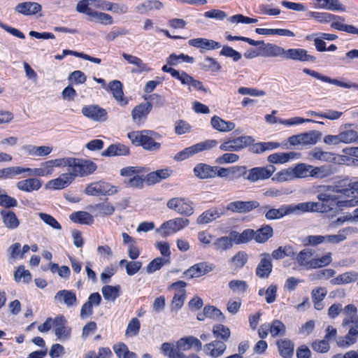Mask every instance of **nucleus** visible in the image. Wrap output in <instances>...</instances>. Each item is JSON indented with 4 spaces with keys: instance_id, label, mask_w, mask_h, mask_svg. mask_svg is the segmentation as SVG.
<instances>
[{
    "instance_id": "f8f14e48",
    "label": "nucleus",
    "mask_w": 358,
    "mask_h": 358,
    "mask_svg": "<svg viewBox=\"0 0 358 358\" xmlns=\"http://www.w3.org/2000/svg\"><path fill=\"white\" fill-rule=\"evenodd\" d=\"M275 171V168L273 165L265 167H255L248 171V174L245 178L252 182L259 180H266L269 178Z\"/></svg>"
},
{
    "instance_id": "603ef678",
    "label": "nucleus",
    "mask_w": 358,
    "mask_h": 358,
    "mask_svg": "<svg viewBox=\"0 0 358 358\" xmlns=\"http://www.w3.org/2000/svg\"><path fill=\"white\" fill-rule=\"evenodd\" d=\"M121 287L120 285H104L101 288V292L106 300L115 301L120 294Z\"/></svg>"
},
{
    "instance_id": "0eeeda50",
    "label": "nucleus",
    "mask_w": 358,
    "mask_h": 358,
    "mask_svg": "<svg viewBox=\"0 0 358 358\" xmlns=\"http://www.w3.org/2000/svg\"><path fill=\"white\" fill-rule=\"evenodd\" d=\"M323 185H322V187ZM319 194H317V197L319 201L321 202H313L314 203H317L322 206L320 208L322 210H312L310 213L312 212H320V213H324L327 212L328 210L332 209L334 206H337L338 208H345V206H340L339 202L344 201V199H339L338 196L334 194H330L326 192H322V191H327L322 188H321V186L319 187Z\"/></svg>"
},
{
    "instance_id": "5701e85b",
    "label": "nucleus",
    "mask_w": 358,
    "mask_h": 358,
    "mask_svg": "<svg viewBox=\"0 0 358 358\" xmlns=\"http://www.w3.org/2000/svg\"><path fill=\"white\" fill-rule=\"evenodd\" d=\"M262 259L256 268V275L261 278H266L272 271V263L267 253L261 255Z\"/></svg>"
},
{
    "instance_id": "cd10ccee",
    "label": "nucleus",
    "mask_w": 358,
    "mask_h": 358,
    "mask_svg": "<svg viewBox=\"0 0 358 358\" xmlns=\"http://www.w3.org/2000/svg\"><path fill=\"white\" fill-rule=\"evenodd\" d=\"M17 188L22 192L38 191L42 187V182L37 178H30L20 180L16 184Z\"/></svg>"
},
{
    "instance_id": "412c9836",
    "label": "nucleus",
    "mask_w": 358,
    "mask_h": 358,
    "mask_svg": "<svg viewBox=\"0 0 358 358\" xmlns=\"http://www.w3.org/2000/svg\"><path fill=\"white\" fill-rule=\"evenodd\" d=\"M54 328L58 338L66 340L70 336L71 329L66 326V320L64 316L60 315L54 319Z\"/></svg>"
},
{
    "instance_id": "49530a36",
    "label": "nucleus",
    "mask_w": 358,
    "mask_h": 358,
    "mask_svg": "<svg viewBox=\"0 0 358 358\" xmlns=\"http://www.w3.org/2000/svg\"><path fill=\"white\" fill-rule=\"evenodd\" d=\"M231 234L234 243L238 245L246 243L254 238L255 231L253 229H247L242 233H238L235 231H231Z\"/></svg>"
},
{
    "instance_id": "423d86ee",
    "label": "nucleus",
    "mask_w": 358,
    "mask_h": 358,
    "mask_svg": "<svg viewBox=\"0 0 358 358\" xmlns=\"http://www.w3.org/2000/svg\"><path fill=\"white\" fill-rule=\"evenodd\" d=\"M189 224V221L188 219L176 217L164 222L159 228L157 229L156 232L162 237L165 238L183 229Z\"/></svg>"
},
{
    "instance_id": "e2e57ef3",
    "label": "nucleus",
    "mask_w": 358,
    "mask_h": 358,
    "mask_svg": "<svg viewBox=\"0 0 358 358\" xmlns=\"http://www.w3.org/2000/svg\"><path fill=\"white\" fill-rule=\"evenodd\" d=\"M294 179L295 178L292 167L281 170L271 178L273 181L278 182H282Z\"/></svg>"
},
{
    "instance_id": "393cba45",
    "label": "nucleus",
    "mask_w": 358,
    "mask_h": 358,
    "mask_svg": "<svg viewBox=\"0 0 358 358\" xmlns=\"http://www.w3.org/2000/svg\"><path fill=\"white\" fill-rule=\"evenodd\" d=\"M101 296L98 292L92 293L87 301L83 305L80 310V317L85 318L92 315L93 306H97L101 303Z\"/></svg>"
},
{
    "instance_id": "09e8293b",
    "label": "nucleus",
    "mask_w": 358,
    "mask_h": 358,
    "mask_svg": "<svg viewBox=\"0 0 358 358\" xmlns=\"http://www.w3.org/2000/svg\"><path fill=\"white\" fill-rule=\"evenodd\" d=\"M122 56L129 64L135 65L138 67V69L133 71V72L141 73L143 71H149V68L148 67L147 64H145L143 60L138 57L125 52H123Z\"/></svg>"
},
{
    "instance_id": "052dcab7",
    "label": "nucleus",
    "mask_w": 358,
    "mask_h": 358,
    "mask_svg": "<svg viewBox=\"0 0 358 358\" xmlns=\"http://www.w3.org/2000/svg\"><path fill=\"white\" fill-rule=\"evenodd\" d=\"M264 50V55L266 57H282L285 58L286 50L277 45L268 43L265 45Z\"/></svg>"
},
{
    "instance_id": "c756f323",
    "label": "nucleus",
    "mask_w": 358,
    "mask_h": 358,
    "mask_svg": "<svg viewBox=\"0 0 358 358\" xmlns=\"http://www.w3.org/2000/svg\"><path fill=\"white\" fill-rule=\"evenodd\" d=\"M314 252L310 248H306L300 251L294 259L299 266L306 269H311Z\"/></svg>"
},
{
    "instance_id": "f704fd0d",
    "label": "nucleus",
    "mask_w": 358,
    "mask_h": 358,
    "mask_svg": "<svg viewBox=\"0 0 358 358\" xmlns=\"http://www.w3.org/2000/svg\"><path fill=\"white\" fill-rule=\"evenodd\" d=\"M41 6L36 2H24L17 4L15 10L24 15H33L41 10Z\"/></svg>"
},
{
    "instance_id": "c85d7f7f",
    "label": "nucleus",
    "mask_w": 358,
    "mask_h": 358,
    "mask_svg": "<svg viewBox=\"0 0 358 358\" xmlns=\"http://www.w3.org/2000/svg\"><path fill=\"white\" fill-rule=\"evenodd\" d=\"M113 94L115 99L121 105L125 106L128 100L124 96L122 85L119 80H113L108 85V90Z\"/></svg>"
},
{
    "instance_id": "c03bdc74",
    "label": "nucleus",
    "mask_w": 358,
    "mask_h": 358,
    "mask_svg": "<svg viewBox=\"0 0 358 358\" xmlns=\"http://www.w3.org/2000/svg\"><path fill=\"white\" fill-rule=\"evenodd\" d=\"M91 210L97 212L96 215L110 216L112 215L115 210V206L110 202L105 201L90 207Z\"/></svg>"
},
{
    "instance_id": "f257e3e1",
    "label": "nucleus",
    "mask_w": 358,
    "mask_h": 358,
    "mask_svg": "<svg viewBox=\"0 0 358 358\" xmlns=\"http://www.w3.org/2000/svg\"><path fill=\"white\" fill-rule=\"evenodd\" d=\"M320 204L312 201L303 202L297 204L283 205L278 208H270L266 206L263 208L265 217L268 220H277L284 216L294 214L300 215L312 210H322Z\"/></svg>"
},
{
    "instance_id": "a211bd4d",
    "label": "nucleus",
    "mask_w": 358,
    "mask_h": 358,
    "mask_svg": "<svg viewBox=\"0 0 358 358\" xmlns=\"http://www.w3.org/2000/svg\"><path fill=\"white\" fill-rule=\"evenodd\" d=\"M214 268L213 264L207 262H200L191 266L184 272V275L187 278L192 279L199 278L211 272Z\"/></svg>"
},
{
    "instance_id": "5fc2aeb1",
    "label": "nucleus",
    "mask_w": 358,
    "mask_h": 358,
    "mask_svg": "<svg viewBox=\"0 0 358 358\" xmlns=\"http://www.w3.org/2000/svg\"><path fill=\"white\" fill-rule=\"evenodd\" d=\"M129 154V148L122 144H114L110 145L103 153V156L113 157L117 155H126Z\"/></svg>"
},
{
    "instance_id": "7ed1b4c3",
    "label": "nucleus",
    "mask_w": 358,
    "mask_h": 358,
    "mask_svg": "<svg viewBox=\"0 0 358 358\" xmlns=\"http://www.w3.org/2000/svg\"><path fill=\"white\" fill-rule=\"evenodd\" d=\"M155 132L150 130L135 131L128 134V138L136 145H141L144 149L150 151L157 150L160 143L155 142L152 138Z\"/></svg>"
},
{
    "instance_id": "b1692460",
    "label": "nucleus",
    "mask_w": 358,
    "mask_h": 358,
    "mask_svg": "<svg viewBox=\"0 0 358 358\" xmlns=\"http://www.w3.org/2000/svg\"><path fill=\"white\" fill-rule=\"evenodd\" d=\"M177 348L180 351H187L194 348L197 352L202 348L201 342L196 337L192 336H185L180 338L177 342Z\"/></svg>"
},
{
    "instance_id": "e433bc0d",
    "label": "nucleus",
    "mask_w": 358,
    "mask_h": 358,
    "mask_svg": "<svg viewBox=\"0 0 358 358\" xmlns=\"http://www.w3.org/2000/svg\"><path fill=\"white\" fill-rule=\"evenodd\" d=\"M23 149L27 155L32 157H45L50 155L53 150L52 147L49 145L36 146L33 145H24Z\"/></svg>"
},
{
    "instance_id": "bf43d9fd",
    "label": "nucleus",
    "mask_w": 358,
    "mask_h": 358,
    "mask_svg": "<svg viewBox=\"0 0 358 358\" xmlns=\"http://www.w3.org/2000/svg\"><path fill=\"white\" fill-rule=\"evenodd\" d=\"M255 31L259 34L262 35H280L284 36L294 37V34L290 30L285 29H264L257 28Z\"/></svg>"
},
{
    "instance_id": "ddd939ff",
    "label": "nucleus",
    "mask_w": 358,
    "mask_h": 358,
    "mask_svg": "<svg viewBox=\"0 0 358 358\" xmlns=\"http://www.w3.org/2000/svg\"><path fill=\"white\" fill-rule=\"evenodd\" d=\"M303 72L324 83H328L347 89L355 88L358 90V84L357 83H344L337 79L331 78L327 76L322 75L315 71L307 68L303 69Z\"/></svg>"
},
{
    "instance_id": "3c124183",
    "label": "nucleus",
    "mask_w": 358,
    "mask_h": 358,
    "mask_svg": "<svg viewBox=\"0 0 358 358\" xmlns=\"http://www.w3.org/2000/svg\"><path fill=\"white\" fill-rule=\"evenodd\" d=\"M273 228L270 225H264L255 231L254 239L257 243H264L273 236Z\"/></svg>"
},
{
    "instance_id": "680f3d73",
    "label": "nucleus",
    "mask_w": 358,
    "mask_h": 358,
    "mask_svg": "<svg viewBox=\"0 0 358 358\" xmlns=\"http://www.w3.org/2000/svg\"><path fill=\"white\" fill-rule=\"evenodd\" d=\"M294 178H305L310 177L311 165L300 163L292 167Z\"/></svg>"
},
{
    "instance_id": "dca6fc26",
    "label": "nucleus",
    "mask_w": 358,
    "mask_h": 358,
    "mask_svg": "<svg viewBox=\"0 0 358 358\" xmlns=\"http://www.w3.org/2000/svg\"><path fill=\"white\" fill-rule=\"evenodd\" d=\"M259 206V203L256 201H236L229 203L224 209L232 213H245L257 208Z\"/></svg>"
},
{
    "instance_id": "2f4dec72",
    "label": "nucleus",
    "mask_w": 358,
    "mask_h": 358,
    "mask_svg": "<svg viewBox=\"0 0 358 358\" xmlns=\"http://www.w3.org/2000/svg\"><path fill=\"white\" fill-rule=\"evenodd\" d=\"M227 348L224 342L214 341L204 345V350L206 355L211 357L216 358L221 356Z\"/></svg>"
},
{
    "instance_id": "79ce46f5",
    "label": "nucleus",
    "mask_w": 358,
    "mask_h": 358,
    "mask_svg": "<svg viewBox=\"0 0 358 358\" xmlns=\"http://www.w3.org/2000/svg\"><path fill=\"white\" fill-rule=\"evenodd\" d=\"M358 279V273L355 271H348L341 273L332 278L330 283L333 285H341L353 282Z\"/></svg>"
},
{
    "instance_id": "6e6d98bb",
    "label": "nucleus",
    "mask_w": 358,
    "mask_h": 358,
    "mask_svg": "<svg viewBox=\"0 0 358 358\" xmlns=\"http://www.w3.org/2000/svg\"><path fill=\"white\" fill-rule=\"evenodd\" d=\"M171 171L168 169H160L147 175V182L150 184H155L166 179L170 176Z\"/></svg>"
},
{
    "instance_id": "bb28decb",
    "label": "nucleus",
    "mask_w": 358,
    "mask_h": 358,
    "mask_svg": "<svg viewBox=\"0 0 358 358\" xmlns=\"http://www.w3.org/2000/svg\"><path fill=\"white\" fill-rule=\"evenodd\" d=\"M224 208H211L208 210H206L201 215H200L196 220V222L199 224H207L214 220H216L217 218L220 217L222 215H224Z\"/></svg>"
},
{
    "instance_id": "a878e982",
    "label": "nucleus",
    "mask_w": 358,
    "mask_h": 358,
    "mask_svg": "<svg viewBox=\"0 0 358 358\" xmlns=\"http://www.w3.org/2000/svg\"><path fill=\"white\" fill-rule=\"evenodd\" d=\"M55 300L59 303H64L67 307L74 306L78 303L75 292L68 289H62L57 292Z\"/></svg>"
},
{
    "instance_id": "774afa93",
    "label": "nucleus",
    "mask_w": 358,
    "mask_h": 358,
    "mask_svg": "<svg viewBox=\"0 0 358 358\" xmlns=\"http://www.w3.org/2000/svg\"><path fill=\"white\" fill-rule=\"evenodd\" d=\"M248 255L244 251L238 252L231 259V264L233 268H241L244 266L248 261Z\"/></svg>"
},
{
    "instance_id": "7c9ffc66",
    "label": "nucleus",
    "mask_w": 358,
    "mask_h": 358,
    "mask_svg": "<svg viewBox=\"0 0 358 358\" xmlns=\"http://www.w3.org/2000/svg\"><path fill=\"white\" fill-rule=\"evenodd\" d=\"M152 109V104L149 102L136 106L131 111L132 118L134 122L141 124L145 119Z\"/></svg>"
},
{
    "instance_id": "a18cd8bd",
    "label": "nucleus",
    "mask_w": 358,
    "mask_h": 358,
    "mask_svg": "<svg viewBox=\"0 0 358 358\" xmlns=\"http://www.w3.org/2000/svg\"><path fill=\"white\" fill-rule=\"evenodd\" d=\"M164 8V4L162 2L158 0H149L146 1L142 3L138 4L136 9V10L141 13H147L152 10H161Z\"/></svg>"
},
{
    "instance_id": "37998d69",
    "label": "nucleus",
    "mask_w": 358,
    "mask_h": 358,
    "mask_svg": "<svg viewBox=\"0 0 358 358\" xmlns=\"http://www.w3.org/2000/svg\"><path fill=\"white\" fill-rule=\"evenodd\" d=\"M280 355L283 358H291L294 354V343L289 339H280L277 341Z\"/></svg>"
},
{
    "instance_id": "58836bf2",
    "label": "nucleus",
    "mask_w": 358,
    "mask_h": 358,
    "mask_svg": "<svg viewBox=\"0 0 358 358\" xmlns=\"http://www.w3.org/2000/svg\"><path fill=\"white\" fill-rule=\"evenodd\" d=\"M212 127L220 132H228L234 129L235 124L232 122L225 121L218 116H213L210 120Z\"/></svg>"
},
{
    "instance_id": "4468645a",
    "label": "nucleus",
    "mask_w": 358,
    "mask_h": 358,
    "mask_svg": "<svg viewBox=\"0 0 358 358\" xmlns=\"http://www.w3.org/2000/svg\"><path fill=\"white\" fill-rule=\"evenodd\" d=\"M357 308L352 303L346 305L343 308V313L345 317L342 320L341 325L343 327H350L351 328L358 329V315Z\"/></svg>"
},
{
    "instance_id": "c9c22d12",
    "label": "nucleus",
    "mask_w": 358,
    "mask_h": 358,
    "mask_svg": "<svg viewBox=\"0 0 358 358\" xmlns=\"http://www.w3.org/2000/svg\"><path fill=\"white\" fill-rule=\"evenodd\" d=\"M4 226L9 229H17L20 225V221L15 213L10 210L4 209L0 213Z\"/></svg>"
},
{
    "instance_id": "f03ea898",
    "label": "nucleus",
    "mask_w": 358,
    "mask_h": 358,
    "mask_svg": "<svg viewBox=\"0 0 358 358\" xmlns=\"http://www.w3.org/2000/svg\"><path fill=\"white\" fill-rule=\"evenodd\" d=\"M67 167L69 173L75 180L76 178L85 177L94 173L97 166L93 162L82 158L71 157H64V168Z\"/></svg>"
},
{
    "instance_id": "69168bd1",
    "label": "nucleus",
    "mask_w": 358,
    "mask_h": 358,
    "mask_svg": "<svg viewBox=\"0 0 358 358\" xmlns=\"http://www.w3.org/2000/svg\"><path fill=\"white\" fill-rule=\"evenodd\" d=\"M213 334L215 337L222 339L224 343L229 338L231 331L227 327L223 324H217L213 327Z\"/></svg>"
},
{
    "instance_id": "de8ad7c7",
    "label": "nucleus",
    "mask_w": 358,
    "mask_h": 358,
    "mask_svg": "<svg viewBox=\"0 0 358 358\" xmlns=\"http://www.w3.org/2000/svg\"><path fill=\"white\" fill-rule=\"evenodd\" d=\"M70 220L76 223L92 224L94 222L93 216L86 211H78L70 215Z\"/></svg>"
},
{
    "instance_id": "4d7b16f0",
    "label": "nucleus",
    "mask_w": 358,
    "mask_h": 358,
    "mask_svg": "<svg viewBox=\"0 0 358 358\" xmlns=\"http://www.w3.org/2000/svg\"><path fill=\"white\" fill-rule=\"evenodd\" d=\"M113 350L118 358H137L136 353L129 351L124 343H118L113 345Z\"/></svg>"
},
{
    "instance_id": "0e129e2a",
    "label": "nucleus",
    "mask_w": 358,
    "mask_h": 358,
    "mask_svg": "<svg viewBox=\"0 0 358 358\" xmlns=\"http://www.w3.org/2000/svg\"><path fill=\"white\" fill-rule=\"evenodd\" d=\"M295 255V252L293 248L290 245L284 247H279L278 249L273 251L271 256L273 259H280L285 257H293Z\"/></svg>"
},
{
    "instance_id": "72a5a7b5",
    "label": "nucleus",
    "mask_w": 358,
    "mask_h": 358,
    "mask_svg": "<svg viewBox=\"0 0 358 358\" xmlns=\"http://www.w3.org/2000/svg\"><path fill=\"white\" fill-rule=\"evenodd\" d=\"M300 154L294 152H276L270 155L267 160L272 164H284L290 159H299Z\"/></svg>"
},
{
    "instance_id": "f3484780",
    "label": "nucleus",
    "mask_w": 358,
    "mask_h": 358,
    "mask_svg": "<svg viewBox=\"0 0 358 358\" xmlns=\"http://www.w3.org/2000/svg\"><path fill=\"white\" fill-rule=\"evenodd\" d=\"M55 168H64V157L48 160L41 164L37 168V176L42 177L52 175Z\"/></svg>"
},
{
    "instance_id": "338daca9",
    "label": "nucleus",
    "mask_w": 358,
    "mask_h": 358,
    "mask_svg": "<svg viewBox=\"0 0 358 358\" xmlns=\"http://www.w3.org/2000/svg\"><path fill=\"white\" fill-rule=\"evenodd\" d=\"M269 332L273 337L283 336L286 334V327L281 321L275 320L269 324Z\"/></svg>"
},
{
    "instance_id": "a19ab883",
    "label": "nucleus",
    "mask_w": 358,
    "mask_h": 358,
    "mask_svg": "<svg viewBox=\"0 0 358 358\" xmlns=\"http://www.w3.org/2000/svg\"><path fill=\"white\" fill-rule=\"evenodd\" d=\"M188 43L193 47L207 50H215L221 47V45L218 42L202 38L191 39L189 41Z\"/></svg>"
},
{
    "instance_id": "4c0bfd02",
    "label": "nucleus",
    "mask_w": 358,
    "mask_h": 358,
    "mask_svg": "<svg viewBox=\"0 0 358 358\" xmlns=\"http://www.w3.org/2000/svg\"><path fill=\"white\" fill-rule=\"evenodd\" d=\"M215 166L206 164H199L194 168V175L201 179L213 178L215 177Z\"/></svg>"
},
{
    "instance_id": "864d4df0",
    "label": "nucleus",
    "mask_w": 358,
    "mask_h": 358,
    "mask_svg": "<svg viewBox=\"0 0 358 358\" xmlns=\"http://www.w3.org/2000/svg\"><path fill=\"white\" fill-rule=\"evenodd\" d=\"M308 15L320 23H328L336 19L344 21V18L328 13L310 11Z\"/></svg>"
},
{
    "instance_id": "9b49d317",
    "label": "nucleus",
    "mask_w": 358,
    "mask_h": 358,
    "mask_svg": "<svg viewBox=\"0 0 358 358\" xmlns=\"http://www.w3.org/2000/svg\"><path fill=\"white\" fill-rule=\"evenodd\" d=\"M185 286L186 282L182 280L171 285L170 289L176 290L171 305L172 310L177 311L183 306L185 298V290L184 289Z\"/></svg>"
},
{
    "instance_id": "9d476101",
    "label": "nucleus",
    "mask_w": 358,
    "mask_h": 358,
    "mask_svg": "<svg viewBox=\"0 0 358 358\" xmlns=\"http://www.w3.org/2000/svg\"><path fill=\"white\" fill-rule=\"evenodd\" d=\"M253 139L249 136H241L233 139L225 141L220 145L222 151L238 152L251 145Z\"/></svg>"
},
{
    "instance_id": "4be33fe9",
    "label": "nucleus",
    "mask_w": 358,
    "mask_h": 358,
    "mask_svg": "<svg viewBox=\"0 0 358 358\" xmlns=\"http://www.w3.org/2000/svg\"><path fill=\"white\" fill-rule=\"evenodd\" d=\"M357 232V228L348 227L339 230L337 234L325 235V243L334 245L338 244L344 241L347 238V236L355 234Z\"/></svg>"
},
{
    "instance_id": "ea45409f",
    "label": "nucleus",
    "mask_w": 358,
    "mask_h": 358,
    "mask_svg": "<svg viewBox=\"0 0 358 358\" xmlns=\"http://www.w3.org/2000/svg\"><path fill=\"white\" fill-rule=\"evenodd\" d=\"M310 177L317 179H323L331 176L334 173V169L331 165L314 166L311 165Z\"/></svg>"
},
{
    "instance_id": "13d9d810",
    "label": "nucleus",
    "mask_w": 358,
    "mask_h": 358,
    "mask_svg": "<svg viewBox=\"0 0 358 358\" xmlns=\"http://www.w3.org/2000/svg\"><path fill=\"white\" fill-rule=\"evenodd\" d=\"M317 7L324 8L330 10H342L344 11L345 8L339 3L338 0H315Z\"/></svg>"
},
{
    "instance_id": "6ab92c4d",
    "label": "nucleus",
    "mask_w": 358,
    "mask_h": 358,
    "mask_svg": "<svg viewBox=\"0 0 358 358\" xmlns=\"http://www.w3.org/2000/svg\"><path fill=\"white\" fill-rule=\"evenodd\" d=\"M82 113L94 121L103 122L107 120L106 110L97 105L84 106L82 108Z\"/></svg>"
},
{
    "instance_id": "1a4fd4ad",
    "label": "nucleus",
    "mask_w": 358,
    "mask_h": 358,
    "mask_svg": "<svg viewBox=\"0 0 358 358\" xmlns=\"http://www.w3.org/2000/svg\"><path fill=\"white\" fill-rule=\"evenodd\" d=\"M166 206L169 209L182 215L189 216L194 213L192 202L185 198H172L167 201Z\"/></svg>"
},
{
    "instance_id": "20e7f679",
    "label": "nucleus",
    "mask_w": 358,
    "mask_h": 358,
    "mask_svg": "<svg viewBox=\"0 0 358 358\" xmlns=\"http://www.w3.org/2000/svg\"><path fill=\"white\" fill-rule=\"evenodd\" d=\"M348 186V188L345 189H340L338 186L332 185L322 186L321 188L325 190H331V192L340 193L343 195H347V194L350 191L352 194V198L344 199V201L339 202V206H345V208L358 206V179L355 181L350 182Z\"/></svg>"
},
{
    "instance_id": "473e14b6",
    "label": "nucleus",
    "mask_w": 358,
    "mask_h": 358,
    "mask_svg": "<svg viewBox=\"0 0 358 358\" xmlns=\"http://www.w3.org/2000/svg\"><path fill=\"white\" fill-rule=\"evenodd\" d=\"M358 339V329L349 328L348 332L343 337H340L336 345L341 348H347L357 343Z\"/></svg>"
},
{
    "instance_id": "6e6552de",
    "label": "nucleus",
    "mask_w": 358,
    "mask_h": 358,
    "mask_svg": "<svg viewBox=\"0 0 358 358\" xmlns=\"http://www.w3.org/2000/svg\"><path fill=\"white\" fill-rule=\"evenodd\" d=\"M117 192V189L115 186L104 181L92 182L85 189V193L87 195L94 196L112 195Z\"/></svg>"
},
{
    "instance_id": "2eb2a0df",
    "label": "nucleus",
    "mask_w": 358,
    "mask_h": 358,
    "mask_svg": "<svg viewBox=\"0 0 358 358\" xmlns=\"http://www.w3.org/2000/svg\"><path fill=\"white\" fill-rule=\"evenodd\" d=\"M74 179L69 172L62 173L59 177L48 181L45 185V189L50 190H59L68 187Z\"/></svg>"
},
{
    "instance_id": "aec40b11",
    "label": "nucleus",
    "mask_w": 358,
    "mask_h": 358,
    "mask_svg": "<svg viewBox=\"0 0 358 358\" xmlns=\"http://www.w3.org/2000/svg\"><path fill=\"white\" fill-rule=\"evenodd\" d=\"M285 59L299 62L315 61V57L308 55L307 50L303 48H290L285 51Z\"/></svg>"
},
{
    "instance_id": "8fccbe9b",
    "label": "nucleus",
    "mask_w": 358,
    "mask_h": 358,
    "mask_svg": "<svg viewBox=\"0 0 358 358\" xmlns=\"http://www.w3.org/2000/svg\"><path fill=\"white\" fill-rule=\"evenodd\" d=\"M233 243L234 242L231 232L229 236H222L217 238L213 245L214 249L217 251H224L230 249L233 246Z\"/></svg>"
},
{
    "instance_id": "39448f33",
    "label": "nucleus",
    "mask_w": 358,
    "mask_h": 358,
    "mask_svg": "<svg viewBox=\"0 0 358 358\" xmlns=\"http://www.w3.org/2000/svg\"><path fill=\"white\" fill-rule=\"evenodd\" d=\"M217 145L216 140H206L200 142L190 147L185 148L183 150L178 152L174 159L176 161H183L199 152L209 150Z\"/></svg>"
}]
</instances>
